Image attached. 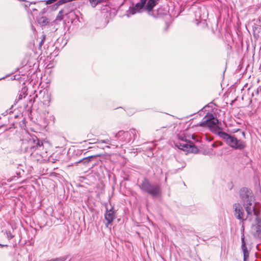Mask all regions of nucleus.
<instances>
[{"instance_id":"obj_29","label":"nucleus","mask_w":261,"mask_h":261,"mask_svg":"<svg viewBox=\"0 0 261 261\" xmlns=\"http://www.w3.org/2000/svg\"><path fill=\"white\" fill-rule=\"evenodd\" d=\"M15 178H16V177H15V176H14V177H13V178L9 179H8V181H12V180H13Z\"/></svg>"},{"instance_id":"obj_12","label":"nucleus","mask_w":261,"mask_h":261,"mask_svg":"<svg viewBox=\"0 0 261 261\" xmlns=\"http://www.w3.org/2000/svg\"><path fill=\"white\" fill-rule=\"evenodd\" d=\"M246 146L245 141L237 139V141H235L231 148L234 149L241 150L244 149L246 147Z\"/></svg>"},{"instance_id":"obj_34","label":"nucleus","mask_w":261,"mask_h":261,"mask_svg":"<svg viewBox=\"0 0 261 261\" xmlns=\"http://www.w3.org/2000/svg\"><path fill=\"white\" fill-rule=\"evenodd\" d=\"M52 163H55V161L54 160H53L52 161H51Z\"/></svg>"},{"instance_id":"obj_8","label":"nucleus","mask_w":261,"mask_h":261,"mask_svg":"<svg viewBox=\"0 0 261 261\" xmlns=\"http://www.w3.org/2000/svg\"><path fill=\"white\" fill-rule=\"evenodd\" d=\"M218 135L224 140L226 144L231 148L233 145L235 141H237L238 138L234 135H229L224 132H218Z\"/></svg>"},{"instance_id":"obj_6","label":"nucleus","mask_w":261,"mask_h":261,"mask_svg":"<svg viewBox=\"0 0 261 261\" xmlns=\"http://www.w3.org/2000/svg\"><path fill=\"white\" fill-rule=\"evenodd\" d=\"M137 132L135 129H130L129 131L124 132L123 130L119 131L115 135L116 138H119L123 136V138H120L122 142H130L132 140H134L137 137Z\"/></svg>"},{"instance_id":"obj_33","label":"nucleus","mask_w":261,"mask_h":261,"mask_svg":"<svg viewBox=\"0 0 261 261\" xmlns=\"http://www.w3.org/2000/svg\"><path fill=\"white\" fill-rule=\"evenodd\" d=\"M212 146L214 147H216V146L215 145V144H212Z\"/></svg>"},{"instance_id":"obj_28","label":"nucleus","mask_w":261,"mask_h":261,"mask_svg":"<svg viewBox=\"0 0 261 261\" xmlns=\"http://www.w3.org/2000/svg\"><path fill=\"white\" fill-rule=\"evenodd\" d=\"M244 225L243 224L242 225V228H241V234H242L243 233L244 234ZM242 235H241L242 236Z\"/></svg>"},{"instance_id":"obj_32","label":"nucleus","mask_w":261,"mask_h":261,"mask_svg":"<svg viewBox=\"0 0 261 261\" xmlns=\"http://www.w3.org/2000/svg\"><path fill=\"white\" fill-rule=\"evenodd\" d=\"M123 138V136H122V137H119V138H116L117 139H119L120 141V138Z\"/></svg>"},{"instance_id":"obj_21","label":"nucleus","mask_w":261,"mask_h":261,"mask_svg":"<svg viewBox=\"0 0 261 261\" xmlns=\"http://www.w3.org/2000/svg\"><path fill=\"white\" fill-rule=\"evenodd\" d=\"M63 19V11L61 10L56 17V20L61 21Z\"/></svg>"},{"instance_id":"obj_27","label":"nucleus","mask_w":261,"mask_h":261,"mask_svg":"<svg viewBox=\"0 0 261 261\" xmlns=\"http://www.w3.org/2000/svg\"><path fill=\"white\" fill-rule=\"evenodd\" d=\"M56 1L57 0H47L46 1V4H50Z\"/></svg>"},{"instance_id":"obj_23","label":"nucleus","mask_w":261,"mask_h":261,"mask_svg":"<svg viewBox=\"0 0 261 261\" xmlns=\"http://www.w3.org/2000/svg\"><path fill=\"white\" fill-rule=\"evenodd\" d=\"M66 257H61L59 258H56L55 259H50L47 261H65L66 259Z\"/></svg>"},{"instance_id":"obj_19","label":"nucleus","mask_w":261,"mask_h":261,"mask_svg":"<svg viewBox=\"0 0 261 261\" xmlns=\"http://www.w3.org/2000/svg\"><path fill=\"white\" fill-rule=\"evenodd\" d=\"M99 143H106V144H108L109 145H107L106 146V147L108 148H110V145L113 146L115 147V148H117L118 147V145L115 144V143H110V141L109 139L101 140L99 141Z\"/></svg>"},{"instance_id":"obj_10","label":"nucleus","mask_w":261,"mask_h":261,"mask_svg":"<svg viewBox=\"0 0 261 261\" xmlns=\"http://www.w3.org/2000/svg\"><path fill=\"white\" fill-rule=\"evenodd\" d=\"M115 211L114 210L113 206H111L110 210H108V208L106 207V212L105 214V218L107 221V223L106 224L107 226H108V225L111 224L113 221V220L115 219Z\"/></svg>"},{"instance_id":"obj_24","label":"nucleus","mask_w":261,"mask_h":261,"mask_svg":"<svg viewBox=\"0 0 261 261\" xmlns=\"http://www.w3.org/2000/svg\"><path fill=\"white\" fill-rule=\"evenodd\" d=\"M6 234H7V238L9 240H11L14 238V236L12 234V233L10 231H7Z\"/></svg>"},{"instance_id":"obj_2","label":"nucleus","mask_w":261,"mask_h":261,"mask_svg":"<svg viewBox=\"0 0 261 261\" xmlns=\"http://www.w3.org/2000/svg\"><path fill=\"white\" fill-rule=\"evenodd\" d=\"M239 195L246 213L248 215H257V211L254 203V196L251 190L247 188H243L240 190Z\"/></svg>"},{"instance_id":"obj_1","label":"nucleus","mask_w":261,"mask_h":261,"mask_svg":"<svg viewBox=\"0 0 261 261\" xmlns=\"http://www.w3.org/2000/svg\"><path fill=\"white\" fill-rule=\"evenodd\" d=\"M21 148L32 157H35L36 155H39L43 158L44 154L47 152L42 140L39 139L35 136H30L22 140Z\"/></svg>"},{"instance_id":"obj_13","label":"nucleus","mask_w":261,"mask_h":261,"mask_svg":"<svg viewBox=\"0 0 261 261\" xmlns=\"http://www.w3.org/2000/svg\"><path fill=\"white\" fill-rule=\"evenodd\" d=\"M185 138V137H182V136H180L179 137V139H180L181 141H183L186 142V143H179V144L178 145V148L182 150H187L189 148L192 147V145L189 144L188 143H187V140Z\"/></svg>"},{"instance_id":"obj_11","label":"nucleus","mask_w":261,"mask_h":261,"mask_svg":"<svg viewBox=\"0 0 261 261\" xmlns=\"http://www.w3.org/2000/svg\"><path fill=\"white\" fill-rule=\"evenodd\" d=\"M241 248L243 252V260L244 261H248L249 257V252L247 249V247L246 245V243L245 241V236L243 233L241 236Z\"/></svg>"},{"instance_id":"obj_20","label":"nucleus","mask_w":261,"mask_h":261,"mask_svg":"<svg viewBox=\"0 0 261 261\" xmlns=\"http://www.w3.org/2000/svg\"><path fill=\"white\" fill-rule=\"evenodd\" d=\"M26 92H27V90H26L25 88L22 89V91L19 94V96H18V100H21L23 98H24L25 97V96L27 95V94L25 93Z\"/></svg>"},{"instance_id":"obj_31","label":"nucleus","mask_w":261,"mask_h":261,"mask_svg":"<svg viewBox=\"0 0 261 261\" xmlns=\"http://www.w3.org/2000/svg\"><path fill=\"white\" fill-rule=\"evenodd\" d=\"M185 165H186V164L185 163H184L181 168H183L185 166Z\"/></svg>"},{"instance_id":"obj_26","label":"nucleus","mask_w":261,"mask_h":261,"mask_svg":"<svg viewBox=\"0 0 261 261\" xmlns=\"http://www.w3.org/2000/svg\"><path fill=\"white\" fill-rule=\"evenodd\" d=\"M38 97V94H36L34 97V99H35L36 98H37ZM35 101V99H34L33 100H32V99H29V102L30 103H33Z\"/></svg>"},{"instance_id":"obj_14","label":"nucleus","mask_w":261,"mask_h":261,"mask_svg":"<svg viewBox=\"0 0 261 261\" xmlns=\"http://www.w3.org/2000/svg\"><path fill=\"white\" fill-rule=\"evenodd\" d=\"M159 0H148L145 6V10L151 11L153 8L158 4Z\"/></svg>"},{"instance_id":"obj_4","label":"nucleus","mask_w":261,"mask_h":261,"mask_svg":"<svg viewBox=\"0 0 261 261\" xmlns=\"http://www.w3.org/2000/svg\"><path fill=\"white\" fill-rule=\"evenodd\" d=\"M218 124L219 121L217 118L215 117L214 114L207 113L197 125L200 126L207 125L212 132L218 135V133L220 132L219 130L221 129Z\"/></svg>"},{"instance_id":"obj_36","label":"nucleus","mask_w":261,"mask_h":261,"mask_svg":"<svg viewBox=\"0 0 261 261\" xmlns=\"http://www.w3.org/2000/svg\"><path fill=\"white\" fill-rule=\"evenodd\" d=\"M25 7H28V5H25Z\"/></svg>"},{"instance_id":"obj_17","label":"nucleus","mask_w":261,"mask_h":261,"mask_svg":"<svg viewBox=\"0 0 261 261\" xmlns=\"http://www.w3.org/2000/svg\"><path fill=\"white\" fill-rule=\"evenodd\" d=\"M38 22L42 26H45L47 25L49 21L46 17H41L37 19Z\"/></svg>"},{"instance_id":"obj_25","label":"nucleus","mask_w":261,"mask_h":261,"mask_svg":"<svg viewBox=\"0 0 261 261\" xmlns=\"http://www.w3.org/2000/svg\"><path fill=\"white\" fill-rule=\"evenodd\" d=\"M45 40V35H43L42 40H41V41L39 43V48L41 47L43 45Z\"/></svg>"},{"instance_id":"obj_3","label":"nucleus","mask_w":261,"mask_h":261,"mask_svg":"<svg viewBox=\"0 0 261 261\" xmlns=\"http://www.w3.org/2000/svg\"><path fill=\"white\" fill-rule=\"evenodd\" d=\"M138 186L142 192L149 194L152 197H158L161 193L160 185L158 184L151 183L146 177L143 179Z\"/></svg>"},{"instance_id":"obj_7","label":"nucleus","mask_w":261,"mask_h":261,"mask_svg":"<svg viewBox=\"0 0 261 261\" xmlns=\"http://www.w3.org/2000/svg\"><path fill=\"white\" fill-rule=\"evenodd\" d=\"M255 218V224L251 226V233L256 239H261V218L258 217V212L257 215H254Z\"/></svg>"},{"instance_id":"obj_22","label":"nucleus","mask_w":261,"mask_h":261,"mask_svg":"<svg viewBox=\"0 0 261 261\" xmlns=\"http://www.w3.org/2000/svg\"><path fill=\"white\" fill-rule=\"evenodd\" d=\"M101 1V0H89V2L91 4V5L93 7H95L98 3H100Z\"/></svg>"},{"instance_id":"obj_9","label":"nucleus","mask_w":261,"mask_h":261,"mask_svg":"<svg viewBox=\"0 0 261 261\" xmlns=\"http://www.w3.org/2000/svg\"><path fill=\"white\" fill-rule=\"evenodd\" d=\"M147 0H140L139 2L137 3L134 6L129 7L128 12L129 14L134 15L136 13L140 12L141 10L144 9L145 4Z\"/></svg>"},{"instance_id":"obj_5","label":"nucleus","mask_w":261,"mask_h":261,"mask_svg":"<svg viewBox=\"0 0 261 261\" xmlns=\"http://www.w3.org/2000/svg\"><path fill=\"white\" fill-rule=\"evenodd\" d=\"M233 208L235 217L238 220H242L243 222L247 220L251 221L253 219L254 214L248 215L247 213L246 215L244 208L240 203H235L233 205Z\"/></svg>"},{"instance_id":"obj_30","label":"nucleus","mask_w":261,"mask_h":261,"mask_svg":"<svg viewBox=\"0 0 261 261\" xmlns=\"http://www.w3.org/2000/svg\"><path fill=\"white\" fill-rule=\"evenodd\" d=\"M0 246H1V247H4V246L7 247V246H8V245H2V244H0Z\"/></svg>"},{"instance_id":"obj_16","label":"nucleus","mask_w":261,"mask_h":261,"mask_svg":"<svg viewBox=\"0 0 261 261\" xmlns=\"http://www.w3.org/2000/svg\"><path fill=\"white\" fill-rule=\"evenodd\" d=\"M99 156H100L99 155L89 156L86 157V158H84L83 159L80 160L79 162H78V163H80L83 161H84L83 163L84 164H87V163H89L90 162H91L93 159H96L97 157Z\"/></svg>"},{"instance_id":"obj_15","label":"nucleus","mask_w":261,"mask_h":261,"mask_svg":"<svg viewBox=\"0 0 261 261\" xmlns=\"http://www.w3.org/2000/svg\"><path fill=\"white\" fill-rule=\"evenodd\" d=\"M67 17L70 20L71 22L77 18L78 16L75 11H70L66 14Z\"/></svg>"},{"instance_id":"obj_35","label":"nucleus","mask_w":261,"mask_h":261,"mask_svg":"<svg viewBox=\"0 0 261 261\" xmlns=\"http://www.w3.org/2000/svg\"><path fill=\"white\" fill-rule=\"evenodd\" d=\"M33 11H37L36 9H33Z\"/></svg>"},{"instance_id":"obj_18","label":"nucleus","mask_w":261,"mask_h":261,"mask_svg":"<svg viewBox=\"0 0 261 261\" xmlns=\"http://www.w3.org/2000/svg\"><path fill=\"white\" fill-rule=\"evenodd\" d=\"M253 35L255 37H260L261 33V26L253 28Z\"/></svg>"}]
</instances>
